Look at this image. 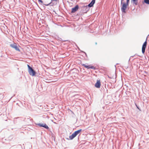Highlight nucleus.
I'll return each instance as SVG.
<instances>
[{
    "instance_id": "nucleus-1",
    "label": "nucleus",
    "mask_w": 149,
    "mask_h": 149,
    "mask_svg": "<svg viewBox=\"0 0 149 149\" xmlns=\"http://www.w3.org/2000/svg\"><path fill=\"white\" fill-rule=\"evenodd\" d=\"M129 1L130 0H121V10L123 13H126V10L129 6Z\"/></svg>"
},
{
    "instance_id": "nucleus-2",
    "label": "nucleus",
    "mask_w": 149,
    "mask_h": 149,
    "mask_svg": "<svg viewBox=\"0 0 149 149\" xmlns=\"http://www.w3.org/2000/svg\"><path fill=\"white\" fill-rule=\"evenodd\" d=\"M82 131L81 129H80L77 131H75L74 133H73L70 136L69 138L70 140H72L76 137L77 135L80 133V132Z\"/></svg>"
},
{
    "instance_id": "nucleus-3",
    "label": "nucleus",
    "mask_w": 149,
    "mask_h": 149,
    "mask_svg": "<svg viewBox=\"0 0 149 149\" xmlns=\"http://www.w3.org/2000/svg\"><path fill=\"white\" fill-rule=\"evenodd\" d=\"M82 65L84 66L86 68H87V69H91L93 70H95L96 68L94 66H92V65H87L84 64H82Z\"/></svg>"
},
{
    "instance_id": "nucleus-4",
    "label": "nucleus",
    "mask_w": 149,
    "mask_h": 149,
    "mask_svg": "<svg viewBox=\"0 0 149 149\" xmlns=\"http://www.w3.org/2000/svg\"><path fill=\"white\" fill-rule=\"evenodd\" d=\"M29 72L30 75L32 76L35 75L36 73L35 71L32 68L28 70Z\"/></svg>"
},
{
    "instance_id": "nucleus-5",
    "label": "nucleus",
    "mask_w": 149,
    "mask_h": 149,
    "mask_svg": "<svg viewBox=\"0 0 149 149\" xmlns=\"http://www.w3.org/2000/svg\"><path fill=\"white\" fill-rule=\"evenodd\" d=\"M147 44V42L146 40L143 44L142 48V52L143 54H144L145 52V49L146 48Z\"/></svg>"
},
{
    "instance_id": "nucleus-6",
    "label": "nucleus",
    "mask_w": 149,
    "mask_h": 149,
    "mask_svg": "<svg viewBox=\"0 0 149 149\" xmlns=\"http://www.w3.org/2000/svg\"><path fill=\"white\" fill-rule=\"evenodd\" d=\"M79 6L78 5H76L72 9V13H74L77 11L79 9Z\"/></svg>"
},
{
    "instance_id": "nucleus-7",
    "label": "nucleus",
    "mask_w": 149,
    "mask_h": 149,
    "mask_svg": "<svg viewBox=\"0 0 149 149\" xmlns=\"http://www.w3.org/2000/svg\"><path fill=\"white\" fill-rule=\"evenodd\" d=\"M101 84L100 80H97L95 84V86L97 88H99Z\"/></svg>"
},
{
    "instance_id": "nucleus-8",
    "label": "nucleus",
    "mask_w": 149,
    "mask_h": 149,
    "mask_svg": "<svg viewBox=\"0 0 149 149\" xmlns=\"http://www.w3.org/2000/svg\"><path fill=\"white\" fill-rule=\"evenodd\" d=\"M40 127H43L47 129H49L48 126L45 124H39L38 125Z\"/></svg>"
},
{
    "instance_id": "nucleus-9",
    "label": "nucleus",
    "mask_w": 149,
    "mask_h": 149,
    "mask_svg": "<svg viewBox=\"0 0 149 149\" xmlns=\"http://www.w3.org/2000/svg\"><path fill=\"white\" fill-rule=\"evenodd\" d=\"M95 0H93L88 5L89 7H92L95 3Z\"/></svg>"
},
{
    "instance_id": "nucleus-10",
    "label": "nucleus",
    "mask_w": 149,
    "mask_h": 149,
    "mask_svg": "<svg viewBox=\"0 0 149 149\" xmlns=\"http://www.w3.org/2000/svg\"><path fill=\"white\" fill-rule=\"evenodd\" d=\"M16 45H17L15 43H14L13 44H11L10 45V47L13 48H14Z\"/></svg>"
},
{
    "instance_id": "nucleus-11",
    "label": "nucleus",
    "mask_w": 149,
    "mask_h": 149,
    "mask_svg": "<svg viewBox=\"0 0 149 149\" xmlns=\"http://www.w3.org/2000/svg\"><path fill=\"white\" fill-rule=\"evenodd\" d=\"M133 3L136 5L138 3V0H132Z\"/></svg>"
},
{
    "instance_id": "nucleus-12",
    "label": "nucleus",
    "mask_w": 149,
    "mask_h": 149,
    "mask_svg": "<svg viewBox=\"0 0 149 149\" xmlns=\"http://www.w3.org/2000/svg\"><path fill=\"white\" fill-rule=\"evenodd\" d=\"M14 49L16 50V51H18L19 52H20V49H19V47L17 46L16 45Z\"/></svg>"
},
{
    "instance_id": "nucleus-13",
    "label": "nucleus",
    "mask_w": 149,
    "mask_h": 149,
    "mask_svg": "<svg viewBox=\"0 0 149 149\" xmlns=\"http://www.w3.org/2000/svg\"><path fill=\"white\" fill-rule=\"evenodd\" d=\"M145 3L148 4H149V0H144Z\"/></svg>"
},
{
    "instance_id": "nucleus-14",
    "label": "nucleus",
    "mask_w": 149,
    "mask_h": 149,
    "mask_svg": "<svg viewBox=\"0 0 149 149\" xmlns=\"http://www.w3.org/2000/svg\"><path fill=\"white\" fill-rule=\"evenodd\" d=\"M27 66L28 67V69H29V70L30 69H31V68H32L31 67H30V66L28 65H27Z\"/></svg>"
},
{
    "instance_id": "nucleus-15",
    "label": "nucleus",
    "mask_w": 149,
    "mask_h": 149,
    "mask_svg": "<svg viewBox=\"0 0 149 149\" xmlns=\"http://www.w3.org/2000/svg\"><path fill=\"white\" fill-rule=\"evenodd\" d=\"M38 1L39 2L41 3H42L43 2L42 0H38Z\"/></svg>"
},
{
    "instance_id": "nucleus-16",
    "label": "nucleus",
    "mask_w": 149,
    "mask_h": 149,
    "mask_svg": "<svg viewBox=\"0 0 149 149\" xmlns=\"http://www.w3.org/2000/svg\"><path fill=\"white\" fill-rule=\"evenodd\" d=\"M49 3L48 4H44V5L45 6H48L49 4H50V3Z\"/></svg>"
},
{
    "instance_id": "nucleus-17",
    "label": "nucleus",
    "mask_w": 149,
    "mask_h": 149,
    "mask_svg": "<svg viewBox=\"0 0 149 149\" xmlns=\"http://www.w3.org/2000/svg\"><path fill=\"white\" fill-rule=\"evenodd\" d=\"M52 1H56L57 0H51Z\"/></svg>"
}]
</instances>
